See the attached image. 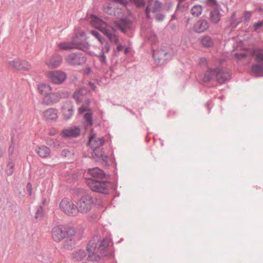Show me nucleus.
<instances>
[{
    "label": "nucleus",
    "instance_id": "obj_1",
    "mask_svg": "<svg viewBox=\"0 0 263 263\" xmlns=\"http://www.w3.org/2000/svg\"><path fill=\"white\" fill-rule=\"evenodd\" d=\"M233 55L234 59L239 61L251 55L254 58L256 62L263 64V49H256L254 50L246 49L237 47L234 51Z\"/></svg>",
    "mask_w": 263,
    "mask_h": 263
},
{
    "label": "nucleus",
    "instance_id": "obj_2",
    "mask_svg": "<svg viewBox=\"0 0 263 263\" xmlns=\"http://www.w3.org/2000/svg\"><path fill=\"white\" fill-rule=\"evenodd\" d=\"M129 27V22L127 20L122 19L120 22H115L114 26H109L103 33L107 36L110 42L117 44L119 42V37L115 34V31L119 29L122 32H125Z\"/></svg>",
    "mask_w": 263,
    "mask_h": 263
},
{
    "label": "nucleus",
    "instance_id": "obj_3",
    "mask_svg": "<svg viewBox=\"0 0 263 263\" xmlns=\"http://www.w3.org/2000/svg\"><path fill=\"white\" fill-rule=\"evenodd\" d=\"M214 78H215L219 83L222 84L230 79L231 74L227 69H221L219 68L215 69L209 68L204 73L203 81L208 82Z\"/></svg>",
    "mask_w": 263,
    "mask_h": 263
},
{
    "label": "nucleus",
    "instance_id": "obj_4",
    "mask_svg": "<svg viewBox=\"0 0 263 263\" xmlns=\"http://www.w3.org/2000/svg\"><path fill=\"white\" fill-rule=\"evenodd\" d=\"M103 143V139L97 138L91 132L89 137V145L93 149V153L92 154V157L97 160L100 158L103 159V152L101 149L98 148L102 145Z\"/></svg>",
    "mask_w": 263,
    "mask_h": 263
},
{
    "label": "nucleus",
    "instance_id": "obj_5",
    "mask_svg": "<svg viewBox=\"0 0 263 263\" xmlns=\"http://www.w3.org/2000/svg\"><path fill=\"white\" fill-rule=\"evenodd\" d=\"M58 46L62 50H69L76 48L83 51L88 50L90 46L87 42H81L77 35L73 37L71 43L61 42L58 44Z\"/></svg>",
    "mask_w": 263,
    "mask_h": 263
},
{
    "label": "nucleus",
    "instance_id": "obj_6",
    "mask_svg": "<svg viewBox=\"0 0 263 263\" xmlns=\"http://www.w3.org/2000/svg\"><path fill=\"white\" fill-rule=\"evenodd\" d=\"M128 2L126 0H108L103 5L104 11L109 15H115L117 17L120 16L119 12H116V7L120 5L126 6Z\"/></svg>",
    "mask_w": 263,
    "mask_h": 263
},
{
    "label": "nucleus",
    "instance_id": "obj_7",
    "mask_svg": "<svg viewBox=\"0 0 263 263\" xmlns=\"http://www.w3.org/2000/svg\"><path fill=\"white\" fill-rule=\"evenodd\" d=\"M87 184L94 192L106 194L108 193L110 184L107 181L88 179L87 180Z\"/></svg>",
    "mask_w": 263,
    "mask_h": 263
},
{
    "label": "nucleus",
    "instance_id": "obj_8",
    "mask_svg": "<svg viewBox=\"0 0 263 263\" xmlns=\"http://www.w3.org/2000/svg\"><path fill=\"white\" fill-rule=\"evenodd\" d=\"M59 206L60 209L68 215L74 216L78 213L77 206L70 199H62Z\"/></svg>",
    "mask_w": 263,
    "mask_h": 263
},
{
    "label": "nucleus",
    "instance_id": "obj_9",
    "mask_svg": "<svg viewBox=\"0 0 263 263\" xmlns=\"http://www.w3.org/2000/svg\"><path fill=\"white\" fill-rule=\"evenodd\" d=\"M93 204L92 198L86 195L82 196L77 202V209L78 212L87 213L90 211Z\"/></svg>",
    "mask_w": 263,
    "mask_h": 263
},
{
    "label": "nucleus",
    "instance_id": "obj_10",
    "mask_svg": "<svg viewBox=\"0 0 263 263\" xmlns=\"http://www.w3.org/2000/svg\"><path fill=\"white\" fill-rule=\"evenodd\" d=\"M8 67L15 70H28L31 68V65L26 61L16 59L7 62Z\"/></svg>",
    "mask_w": 263,
    "mask_h": 263
},
{
    "label": "nucleus",
    "instance_id": "obj_11",
    "mask_svg": "<svg viewBox=\"0 0 263 263\" xmlns=\"http://www.w3.org/2000/svg\"><path fill=\"white\" fill-rule=\"evenodd\" d=\"M45 77L54 84H61L66 79V73L61 70L48 71L45 73Z\"/></svg>",
    "mask_w": 263,
    "mask_h": 263
},
{
    "label": "nucleus",
    "instance_id": "obj_12",
    "mask_svg": "<svg viewBox=\"0 0 263 263\" xmlns=\"http://www.w3.org/2000/svg\"><path fill=\"white\" fill-rule=\"evenodd\" d=\"M66 240L64 247L67 249H72L77 239H79L76 231L73 228H66Z\"/></svg>",
    "mask_w": 263,
    "mask_h": 263
},
{
    "label": "nucleus",
    "instance_id": "obj_13",
    "mask_svg": "<svg viewBox=\"0 0 263 263\" xmlns=\"http://www.w3.org/2000/svg\"><path fill=\"white\" fill-rule=\"evenodd\" d=\"M53 240L59 242L66 238V228L62 226H57L51 230Z\"/></svg>",
    "mask_w": 263,
    "mask_h": 263
},
{
    "label": "nucleus",
    "instance_id": "obj_14",
    "mask_svg": "<svg viewBox=\"0 0 263 263\" xmlns=\"http://www.w3.org/2000/svg\"><path fill=\"white\" fill-rule=\"evenodd\" d=\"M58 117V110L54 108H48L43 112V118L47 122L56 121Z\"/></svg>",
    "mask_w": 263,
    "mask_h": 263
},
{
    "label": "nucleus",
    "instance_id": "obj_15",
    "mask_svg": "<svg viewBox=\"0 0 263 263\" xmlns=\"http://www.w3.org/2000/svg\"><path fill=\"white\" fill-rule=\"evenodd\" d=\"M90 24L95 28L100 30L103 33L109 27L104 22L102 21L96 15L90 16Z\"/></svg>",
    "mask_w": 263,
    "mask_h": 263
},
{
    "label": "nucleus",
    "instance_id": "obj_16",
    "mask_svg": "<svg viewBox=\"0 0 263 263\" xmlns=\"http://www.w3.org/2000/svg\"><path fill=\"white\" fill-rule=\"evenodd\" d=\"M61 98L59 92H51L48 96L43 98V102L47 105H52L59 102Z\"/></svg>",
    "mask_w": 263,
    "mask_h": 263
},
{
    "label": "nucleus",
    "instance_id": "obj_17",
    "mask_svg": "<svg viewBox=\"0 0 263 263\" xmlns=\"http://www.w3.org/2000/svg\"><path fill=\"white\" fill-rule=\"evenodd\" d=\"M80 133V128L73 126L63 129L61 133V136L64 138L76 137L78 136Z\"/></svg>",
    "mask_w": 263,
    "mask_h": 263
},
{
    "label": "nucleus",
    "instance_id": "obj_18",
    "mask_svg": "<svg viewBox=\"0 0 263 263\" xmlns=\"http://www.w3.org/2000/svg\"><path fill=\"white\" fill-rule=\"evenodd\" d=\"M61 63L62 57L59 55L54 54L46 61V64L49 68L54 69L58 67Z\"/></svg>",
    "mask_w": 263,
    "mask_h": 263
},
{
    "label": "nucleus",
    "instance_id": "obj_19",
    "mask_svg": "<svg viewBox=\"0 0 263 263\" xmlns=\"http://www.w3.org/2000/svg\"><path fill=\"white\" fill-rule=\"evenodd\" d=\"M67 61L72 65H80L85 62V58L79 54H71L66 58Z\"/></svg>",
    "mask_w": 263,
    "mask_h": 263
},
{
    "label": "nucleus",
    "instance_id": "obj_20",
    "mask_svg": "<svg viewBox=\"0 0 263 263\" xmlns=\"http://www.w3.org/2000/svg\"><path fill=\"white\" fill-rule=\"evenodd\" d=\"M73 107L70 102H65L62 107V112L66 119H70L73 115Z\"/></svg>",
    "mask_w": 263,
    "mask_h": 263
},
{
    "label": "nucleus",
    "instance_id": "obj_21",
    "mask_svg": "<svg viewBox=\"0 0 263 263\" xmlns=\"http://www.w3.org/2000/svg\"><path fill=\"white\" fill-rule=\"evenodd\" d=\"M37 90L43 98H45L52 92V88L47 84L40 83L37 86Z\"/></svg>",
    "mask_w": 263,
    "mask_h": 263
},
{
    "label": "nucleus",
    "instance_id": "obj_22",
    "mask_svg": "<svg viewBox=\"0 0 263 263\" xmlns=\"http://www.w3.org/2000/svg\"><path fill=\"white\" fill-rule=\"evenodd\" d=\"M209 27L208 23L205 20H199L194 24L193 29L197 32H203Z\"/></svg>",
    "mask_w": 263,
    "mask_h": 263
},
{
    "label": "nucleus",
    "instance_id": "obj_23",
    "mask_svg": "<svg viewBox=\"0 0 263 263\" xmlns=\"http://www.w3.org/2000/svg\"><path fill=\"white\" fill-rule=\"evenodd\" d=\"M36 153L41 158H47L50 154L49 148L45 145L37 146L35 148Z\"/></svg>",
    "mask_w": 263,
    "mask_h": 263
},
{
    "label": "nucleus",
    "instance_id": "obj_24",
    "mask_svg": "<svg viewBox=\"0 0 263 263\" xmlns=\"http://www.w3.org/2000/svg\"><path fill=\"white\" fill-rule=\"evenodd\" d=\"M88 172L93 177L98 179H102L105 177L104 172L98 167L90 168L88 170Z\"/></svg>",
    "mask_w": 263,
    "mask_h": 263
},
{
    "label": "nucleus",
    "instance_id": "obj_25",
    "mask_svg": "<svg viewBox=\"0 0 263 263\" xmlns=\"http://www.w3.org/2000/svg\"><path fill=\"white\" fill-rule=\"evenodd\" d=\"M222 16L220 11L215 9L211 11L210 14V20L211 22L214 24H217L220 20Z\"/></svg>",
    "mask_w": 263,
    "mask_h": 263
},
{
    "label": "nucleus",
    "instance_id": "obj_26",
    "mask_svg": "<svg viewBox=\"0 0 263 263\" xmlns=\"http://www.w3.org/2000/svg\"><path fill=\"white\" fill-rule=\"evenodd\" d=\"M160 7L161 4L159 2L156 1L154 4V6H153V4L151 3V0H149V4H148L146 8V14L147 17H149V14L150 11H152L153 12H155L157 11Z\"/></svg>",
    "mask_w": 263,
    "mask_h": 263
},
{
    "label": "nucleus",
    "instance_id": "obj_27",
    "mask_svg": "<svg viewBox=\"0 0 263 263\" xmlns=\"http://www.w3.org/2000/svg\"><path fill=\"white\" fill-rule=\"evenodd\" d=\"M251 70L257 76H262L263 75V64H254L252 66Z\"/></svg>",
    "mask_w": 263,
    "mask_h": 263
},
{
    "label": "nucleus",
    "instance_id": "obj_28",
    "mask_svg": "<svg viewBox=\"0 0 263 263\" xmlns=\"http://www.w3.org/2000/svg\"><path fill=\"white\" fill-rule=\"evenodd\" d=\"M86 92L87 91L85 89H81L75 91L73 95V97L76 101L79 103L82 100L84 95L86 94Z\"/></svg>",
    "mask_w": 263,
    "mask_h": 263
},
{
    "label": "nucleus",
    "instance_id": "obj_29",
    "mask_svg": "<svg viewBox=\"0 0 263 263\" xmlns=\"http://www.w3.org/2000/svg\"><path fill=\"white\" fill-rule=\"evenodd\" d=\"M97 247V243L95 241H90L88 243L87 247V252L89 253L88 257L90 258L91 260H93V258L91 256L92 254H93L96 251Z\"/></svg>",
    "mask_w": 263,
    "mask_h": 263
},
{
    "label": "nucleus",
    "instance_id": "obj_30",
    "mask_svg": "<svg viewBox=\"0 0 263 263\" xmlns=\"http://www.w3.org/2000/svg\"><path fill=\"white\" fill-rule=\"evenodd\" d=\"M87 256V253L84 250H79L76 252L73 256V259L74 261H80L84 259Z\"/></svg>",
    "mask_w": 263,
    "mask_h": 263
},
{
    "label": "nucleus",
    "instance_id": "obj_31",
    "mask_svg": "<svg viewBox=\"0 0 263 263\" xmlns=\"http://www.w3.org/2000/svg\"><path fill=\"white\" fill-rule=\"evenodd\" d=\"M169 54L167 52H164L163 51L160 52H155L153 53V56L155 58H157L159 61L163 60L166 61L167 60V57Z\"/></svg>",
    "mask_w": 263,
    "mask_h": 263
},
{
    "label": "nucleus",
    "instance_id": "obj_32",
    "mask_svg": "<svg viewBox=\"0 0 263 263\" xmlns=\"http://www.w3.org/2000/svg\"><path fill=\"white\" fill-rule=\"evenodd\" d=\"M201 44L205 47H210L213 46V41L209 36H204L201 40Z\"/></svg>",
    "mask_w": 263,
    "mask_h": 263
},
{
    "label": "nucleus",
    "instance_id": "obj_33",
    "mask_svg": "<svg viewBox=\"0 0 263 263\" xmlns=\"http://www.w3.org/2000/svg\"><path fill=\"white\" fill-rule=\"evenodd\" d=\"M241 18H237L236 13L234 12L230 17L231 26L235 28L242 22Z\"/></svg>",
    "mask_w": 263,
    "mask_h": 263
},
{
    "label": "nucleus",
    "instance_id": "obj_34",
    "mask_svg": "<svg viewBox=\"0 0 263 263\" xmlns=\"http://www.w3.org/2000/svg\"><path fill=\"white\" fill-rule=\"evenodd\" d=\"M202 12V8L201 5H196L194 6L191 10V14L195 16H198L200 15Z\"/></svg>",
    "mask_w": 263,
    "mask_h": 263
},
{
    "label": "nucleus",
    "instance_id": "obj_35",
    "mask_svg": "<svg viewBox=\"0 0 263 263\" xmlns=\"http://www.w3.org/2000/svg\"><path fill=\"white\" fill-rule=\"evenodd\" d=\"M15 164L14 162L10 160L8 163L7 164L6 167V173L9 176L12 175L14 172V167Z\"/></svg>",
    "mask_w": 263,
    "mask_h": 263
},
{
    "label": "nucleus",
    "instance_id": "obj_36",
    "mask_svg": "<svg viewBox=\"0 0 263 263\" xmlns=\"http://www.w3.org/2000/svg\"><path fill=\"white\" fill-rule=\"evenodd\" d=\"M84 118L86 122V126H91L92 125V113L90 110L85 113Z\"/></svg>",
    "mask_w": 263,
    "mask_h": 263
},
{
    "label": "nucleus",
    "instance_id": "obj_37",
    "mask_svg": "<svg viewBox=\"0 0 263 263\" xmlns=\"http://www.w3.org/2000/svg\"><path fill=\"white\" fill-rule=\"evenodd\" d=\"M129 2L137 7H144L145 2L144 0H129Z\"/></svg>",
    "mask_w": 263,
    "mask_h": 263
},
{
    "label": "nucleus",
    "instance_id": "obj_38",
    "mask_svg": "<svg viewBox=\"0 0 263 263\" xmlns=\"http://www.w3.org/2000/svg\"><path fill=\"white\" fill-rule=\"evenodd\" d=\"M252 14L251 11H246L243 13V16L241 18L242 22H248L250 20Z\"/></svg>",
    "mask_w": 263,
    "mask_h": 263
},
{
    "label": "nucleus",
    "instance_id": "obj_39",
    "mask_svg": "<svg viewBox=\"0 0 263 263\" xmlns=\"http://www.w3.org/2000/svg\"><path fill=\"white\" fill-rule=\"evenodd\" d=\"M104 42H105V46H104V47L103 48L102 51V59L103 61H105V57L104 55V52H108L110 50V46H109V44L105 41Z\"/></svg>",
    "mask_w": 263,
    "mask_h": 263
},
{
    "label": "nucleus",
    "instance_id": "obj_40",
    "mask_svg": "<svg viewBox=\"0 0 263 263\" xmlns=\"http://www.w3.org/2000/svg\"><path fill=\"white\" fill-rule=\"evenodd\" d=\"M91 33L96 37L102 44L105 42V39L102 37L97 31H91Z\"/></svg>",
    "mask_w": 263,
    "mask_h": 263
},
{
    "label": "nucleus",
    "instance_id": "obj_41",
    "mask_svg": "<svg viewBox=\"0 0 263 263\" xmlns=\"http://www.w3.org/2000/svg\"><path fill=\"white\" fill-rule=\"evenodd\" d=\"M43 216V210L42 208H39L35 213V218L41 219Z\"/></svg>",
    "mask_w": 263,
    "mask_h": 263
},
{
    "label": "nucleus",
    "instance_id": "obj_42",
    "mask_svg": "<svg viewBox=\"0 0 263 263\" xmlns=\"http://www.w3.org/2000/svg\"><path fill=\"white\" fill-rule=\"evenodd\" d=\"M90 111L88 107L87 106H82L78 109V112L79 114H83L84 112H87Z\"/></svg>",
    "mask_w": 263,
    "mask_h": 263
},
{
    "label": "nucleus",
    "instance_id": "obj_43",
    "mask_svg": "<svg viewBox=\"0 0 263 263\" xmlns=\"http://www.w3.org/2000/svg\"><path fill=\"white\" fill-rule=\"evenodd\" d=\"M263 25V22H258L257 23H255L254 25V27L255 28V30H257L258 29V28H259L261 26H262V25Z\"/></svg>",
    "mask_w": 263,
    "mask_h": 263
},
{
    "label": "nucleus",
    "instance_id": "obj_44",
    "mask_svg": "<svg viewBox=\"0 0 263 263\" xmlns=\"http://www.w3.org/2000/svg\"><path fill=\"white\" fill-rule=\"evenodd\" d=\"M208 2L211 5H216L217 2L216 0H208Z\"/></svg>",
    "mask_w": 263,
    "mask_h": 263
},
{
    "label": "nucleus",
    "instance_id": "obj_45",
    "mask_svg": "<svg viewBox=\"0 0 263 263\" xmlns=\"http://www.w3.org/2000/svg\"><path fill=\"white\" fill-rule=\"evenodd\" d=\"M117 44H118V46H117V51L118 52H119V51H121V50L123 49V46H122V45L121 44H118V43Z\"/></svg>",
    "mask_w": 263,
    "mask_h": 263
},
{
    "label": "nucleus",
    "instance_id": "obj_46",
    "mask_svg": "<svg viewBox=\"0 0 263 263\" xmlns=\"http://www.w3.org/2000/svg\"><path fill=\"white\" fill-rule=\"evenodd\" d=\"M27 187L28 190L29 192V194H31V184L30 183H28L27 185Z\"/></svg>",
    "mask_w": 263,
    "mask_h": 263
},
{
    "label": "nucleus",
    "instance_id": "obj_47",
    "mask_svg": "<svg viewBox=\"0 0 263 263\" xmlns=\"http://www.w3.org/2000/svg\"><path fill=\"white\" fill-rule=\"evenodd\" d=\"M57 133V131L55 129H53V131H50L49 133V134L51 136H53V135H55Z\"/></svg>",
    "mask_w": 263,
    "mask_h": 263
},
{
    "label": "nucleus",
    "instance_id": "obj_48",
    "mask_svg": "<svg viewBox=\"0 0 263 263\" xmlns=\"http://www.w3.org/2000/svg\"><path fill=\"white\" fill-rule=\"evenodd\" d=\"M89 85L92 90H95V85L92 83H89Z\"/></svg>",
    "mask_w": 263,
    "mask_h": 263
},
{
    "label": "nucleus",
    "instance_id": "obj_49",
    "mask_svg": "<svg viewBox=\"0 0 263 263\" xmlns=\"http://www.w3.org/2000/svg\"><path fill=\"white\" fill-rule=\"evenodd\" d=\"M200 60H201V62H206V59H201Z\"/></svg>",
    "mask_w": 263,
    "mask_h": 263
},
{
    "label": "nucleus",
    "instance_id": "obj_50",
    "mask_svg": "<svg viewBox=\"0 0 263 263\" xmlns=\"http://www.w3.org/2000/svg\"><path fill=\"white\" fill-rule=\"evenodd\" d=\"M112 256V254H109V257H111V256Z\"/></svg>",
    "mask_w": 263,
    "mask_h": 263
},
{
    "label": "nucleus",
    "instance_id": "obj_51",
    "mask_svg": "<svg viewBox=\"0 0 263 263\" xmlns=\"http://www.w3.org/2000/svg\"><path fill=\"white\" fill-rule=\"evenodd\" d=\"M117 10H119L120 11H121V9H119L118 8L117 9Z\"/></svg>",
    "mask_w": 263,
    "mask_h": 263
},
{
    "label": "nucleus",
    "instance_id": "obj_52",
    "mask_svg": "<svg viewBox=\"0 0 263 263\" xmlns=\"http://www.w3.org/2000/svg\"><path fill=\"white\" fill-rule=\"evenodd\" d=\"M84 34V32H82V34H81V35H83Z\"/></svg>",
    "mask_w": 263,
    "mask_h": 263
}]
</instances>
